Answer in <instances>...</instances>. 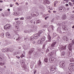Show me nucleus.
I'll list each match as a JSON object with an SVG mask.
<instances>
[{"label":"nucleus","instance_id":"nucleus-1","mask_svg":"<svg viewBox=\"0 0 74 74\" xmlns=\"http://www.w3.org/2000/svg\"><path fill=\"white\" fill-rule=\"evenodd\" d=\"M56 43V42H53L50 46H49V47H48L46 50L47 53L49 51V49L50 50H51L52 51H55V45Z\"/></svg>","mask_w":74,"mask_h":74},{"label":"nucleus","instance_id":"nucleus-2","mask_svg":"<svg viewBox=\"0 0 74 74\" xmlns=\"http://www.w3.org/2000/svg\"><path fill=\"white\" fill-rule=\"evenodd\" d=\"M66 47H67L66 45L64 46H63L62 45H61L59 47H58V49L60 51H61L62 50H65V49H66Z\"/></svg>","mask_w":74,"mask_h":74},{"label":"nucleus","instance_id":"nucleus-3","mask_svg":"<svg viewBox=\"0 0 74 74\" xmlns=\"http://www.w3.org/2000/svg\"><path fill=\"white\" fill-rule=\"evenodd\" d=\"M45 40V37L43 38H42L41 39H40V40L38 41V42L40 44H43V43L44 42Z\"/></svg>","mask_w":74,"mask_h":74},{"label":"nucleus","instance_id":"nucleus-4","mask_svg":"<svg viewBox=\"0 0 74 74\" xmlns=\"http://www.w3.org/2000/svg\"><path fill=\"white\" fill-rule=\"evenodd\" d=\"M56 69V67L55 66H51L50 68V73H52L53 71H55Z\"/></svg>","mask_w":74,"mask_h":74},{"label":"nucleus","instance_id":"nucleus-5","mask_svg":"<svg viewBox=\"0 0 74 74\" xmlns=\"http://www.w3.org/2000/svg\"><path fill=\"white\" fill-rule=\"evenodd\" d=\"M5 30H8L11 28V25L8 24H6L4 27Z\"/></svg>","mask_w":74,"mask_h":74},{"label":"nucleus","instance_id":"nucleus-6","mask_svg":"<svg viewBox=\"0 0 74 74\" xmlns=\"http://www.w3.org/2000/svg\"><path fill=\"white\" fill-rule=\"evenodd\" d=\"M31 15L32 16L36 17L38 15V13L36 12H32L31 13Z\"/></svg>","mask_w":74,"mask_h":74},{"label":"nucleus","instance_id":"nucleus-7","mask_svg":"<svg viewBox=\"0 0 74 74\" xmlns=\"http://www.w3.org/2000/svg\"><path fill=\"white\" fill-rule=\"evenodd\" d=\"M64 63L65 62L64 61H62L60 62V67H64V66H65Z\"/></svg>","mask_w":74,"mask_h":74},{"label":"nucleus","instance_id":"nucleus-8","mask_svg":"<svg viewBox=\"0 0 74 74\" xmlns=\"http://www.w3.org/2000/svg\"><path fill=\"white\" fill-rule=\"evenodd\" d=\"M49 61L51 63H54L55 62V59L53 57H51L49 58Z\"/></svg>","mask_w":74,"mask_h":74},{"label":"nucleus","instance_id":"nucleus-9","mask_svg":"<svg viewBox=\"0 0 74 74\" xmlns=\"http://www.w3.org/2000/svg\"><path fill=\"white\" fill-rule=\"evenodd\" d=\"M40 37V36L39 34H36L34 35V39L37 40V39H38Z\"/></svg>","mask_w":74,"mask_h":74},{"label":"nucleus","instance_id":"nucleus-10","mask_svg":"<svg viewBox=\"0 0 74 74\" xmlns=\"http://www.w3.org/2000/svg\"><path fill=\"white\" fill-rule=\"evenodd\" d=\"M73 45L71 44V43L68 46L69 49L70 51H71L73 49Z\"/></svg>","mask_w":74,"mask_h":74},{"label":"nucleus","instance_id":"nucleus-11","mask_svg":"<svg viewBox=\"0 0 74 74\" xmlns=\"http://www.w3.org/2000/svg\"><path fill=\"white\" fill-rule=\"evenodd\" d=\"M34 50H35V49H34V48H33L31 49V50L29 51V53L30 55V54H32L34 51Z\"/></svg>","mask_w":74,"mask_h":74},{"label":"nucleus","instance_id":"nucleus-12","mask_svg":"<svg viewBox=\"0 0 74 74\" xmlns=\"http://www.w3.org/2000/svg\"><path fill=\"white\" fill-rule=\"evenodd\" d=\"M62 39L64 41H67L69 40L68 38L66 36L63 37Z\"/></svg>","mask_w":74,"mask_h":74},{"label":"nucleus","instance_id":"nucleus-13","mask_svg":"<svg viewBox=\"0 0 74 74\" xmlns=\"http://www.w3.org/2000/svg\"><path fill=\"white\" fill-rule=\"evenodd\" d=\"M47 38L48 40L47 41V42H51V37L50 35H49L47 36Z\"/></svg>","mask_w":74,"mask_h":74},{"label":"nucleus","instance_id":"nucleus-14","mask_svg":"<svg viewBox=\"0 0 74 74\" xmlns=\"http://www.w3.org/2000/svg\"><path fill=\"white\" fill-rule=\"evenodd\" d=\"M62 29L63 30H66V31L68 30V29L67 27L65 26L64 25L62 27Z\"/></svg>","mask_w":74,"mask_h":74},{"label":"nucleus","instance_id":"nucleus-15","mask_svg":"<svg viewBox=\"0 0 74 74\" xmlns=\"http://www.w3.org/2000/svg\"><path fill=\"white\" fill-rule=\"evenodd\" d=\"M6 36L7 38H9L11 36V35L8 32H7L6 33Z\"/></svg>","mask_w":74,"mask_h":74},{"label":"nucleus","instance_id":"nucleus-16","mask_svg":"<svg viewBox=\"0 0 74 74\" xmlns=\"http://www.w3.org/2000/svg\"><path fill=\"white\" fill-rule=\"evenodd\" d=\"M66 9L64 7H62V9H61V10H60L61 12H64L66 11Z\"/></svg>","mask_w":74,"mask_h":74},{"label":"nucleus","instance_id":"nucleus-17","mask_svg":"<svg viewBox=\"0 0 74 74\" xmlns=\"http://www.w3.org/2000/svg\"><path fill=\"white\" fill-rule=\"evenodd\" d=\"M61 29L60 27H58L57 29V32H59L60 34H62V31H61Z\"/></svg>","mask_w":74,"mask_h":74},{"label":"nucleus","instance_id":"nucleus-18","mask_svg":"<svg viewBox=\"0 0 74 74\" xmlns=\"http://www.w3.org/2000/svg\"><path fill=\"white\" fill-rule=\"evenodd\" d=\"M4 57L3 56H0V60H4Z\"/></svg>","mask_w":74,"mask_h":74},{"label":"nucleus","instance_id":"nucleus-19","mask_svg":"<svg viewBox=\"0 0 74 74\" xmlns=\"http://www.w3.org/2000/svg\"><path fill=\"white\" fill-rule=\"evenodd\" d=\"M62 20H64V19H66V14H64L62 16Z\"/></svg>","mask_w":74,"mask_h":74},{"label":"nucleus","instance_id":"nucleus-20","mask_svg":"<svg viewBox=\"0 0 74 74\" xmlns=\"http://www.w3.org/2000/svg\"><path fill=\"white\" fill-rule=\"evenodd\" d=\"M34 56L35 57H37V56L38 55V53L36 52H34Z\"/></svg>","mask_w":74,"mask_h":74},{"label":"nucleus","instance_id":"nucleus-21","mask_svg":"<svg viewBox=\"0 0 74 74\" xmlns=\"http://www.w3.org/2000/svg\"><path fill=\"white\" fill-rule=\"evenodd\" d=\"M49 32H53V30H52V29H51L50 27H48L47 28Z\"/></svg>","mask_w":74,"mask_h":74},{"label":"nucleus","instance_id":"nucleus-22","mask_svg":"<svg viewBox=\"0 0 74 74\" xmlns=\"http://www.w3.org/2000/svg\"><path fill=\"white\" fill-rule=\"evenodd\" d=\"M42 32H43V31H42L40 30L39 31L38 33L37 34H38L39 35V36H40V34H42Z\"/></svg>","mask_w":74,"mask_h":74},{"label":"nucleus","instance_id":"nucleus-23","mask_svg":"<svg viewBox=\"0 0 74 74\" xmlns=\"http://www.w3.org/2000/svg\"><path fill=\"white\" fill-rule=\"evenodd\" d=\"M38 66H41V60H39V62L38 63Z\"/></svg>","mask_w":74,"mask_h":74},{"label":"nucleus","instance_id":"nucleus-24","mask_svg":"<svg viewBox=\"0 0 74 74\" xmlns=\"http://www.w3.org/2000/svg\"><path fill=\"white\" fill-rule=\"evenodd\" d=\"M6 50H7V49H6V48H4V49H3L2 50V51L3 52H6Z\"/></svg>","mask_w":74,"mask_h":74},{"label":"nucleus","instance_id":"nucleus-25","mask_svg":"<svg viewBox=\"0 0 74 74\" xmlns=\"http://www.w3.org/2000/svg\"><path fill=\"white\" fill-rule=\"evenodd\" d=\"M46 45V44L44 43V45L43 46V47L42 49H45V46Z\"/></svg>","mask_w":74,"mask_h":74},{"label":"nucleus","instance_id":"nucleus-26","mask_svg":"<svg viewBox=\"0 0 74 74\" xmlns=\"http://www.w3.org/2000/svg\"><path fill=\"white\" fill-rule=\"evenodd\" d=\"M54 54V53L53 52H51V53H49V55L50 56H53V55Z\"/></svg>","mask_w":74,"mask_h":74},{"label":"nucleus","instance_id":"nucleus-27","mask_svg":"<svg viewBox=\"0 0 74 74\" xmlns=\"http://www.w3.org/2000/svg\"><path fill=\"white\" fill-rule=\"evenodd\" d=\"M44 61L46 63H47V62H48V58H45L44 60Z\"/></svg>","mask_w":74,"mask_h":74},{"label":"nucleus","instance_id":"nucleus-28","mask_svg":"<svg viewBox=\"0 0 74 74\" xmlns=\"http://www.w3.org/2000/svg\"><path fill=\"white\" fill-rule=\"evenodd\" d=\"M58 3V1H55L54 2V6L55 7V6H56V4H57Z\"/></svg>","mask_w":74,"mask_h":74},{"label":"nucleus","instance_id":"nucleus-29","mask_svg":"<svg viewBox=\"0 0 74 74\" xmlns=\"http://www.w3.org/2000/svg\"><path fill=\"white\" fill-rule=\"evenodd\" d=\"M13 15H14V14H15V15H16H16H18L19 14H18V13H17V12H16V13H13Z\"/></svg>","mask_w":74,"mask_h":74},{"label":"nucleus","instance_id":"nucleus-30","mask_svg":"<svg viewBox=\"0 0 74 74\" xmlns=\"http://www.w3.org/2000/svg\"><path fill=\"white\" fill-rule=\"evenodd\" d=\"M4 65V63H3L1 62H0V66H3Z\"/></svg>","mask_w":74,"mask_h":74},{"label":"nucleus","instance_id":"nucleus-31","mask_svg":"<svg viewBox=\"0 0 74 74\" xmlns=\"http://www.w3.org/2000/svg\"><path fill=\"white\" fill-rule=\"evenodd\" d=\"M69 65L70 66H71V67L74 66V63H71L69 64Z\"/></svg>","mask_w":74,"mask_h":74},{"label":"nucleus","instance_id":"nucleus-32","mask_svg":"<svg viewBox=\"0 0 74 74\" xmlns=\"http://www.w3.org/2000/svg\"><path fill=\"white\" fill-rule=\"evenodd\" d=\"M43 28H47L48 27V25H45L43 26Z\"/></svg>","mask_w":74,"mask_h":74},{"label":"nucleus","instance_id":"nucleus-33","mask_svg":"<svg viewBox=\"0 0 74 74\" xmlns=\"http://www.w3.org/2000/svg\"><path fill=\"white\" fill-rule=\"evenodd\" d=\"M36 23H40L41 21H40L39 20H38L36 21Z\"/></svg>","mask_w":74,"mask_h":74},{"label":"nucleus","instance_id":"nucleus-34","mask_svg":"<svg viewBox=\"0 0 74 74\" xmlns=\"http://www.w3.org/2000/svg\"><path fill=\"white\" fill-rule=\"evenodd\" d=\"M31 16H28L27 17V19H32V17H31Z\"/></svg>","mask_w":74,"mask_h":74},{"label":"nucleus","instance_id":"nucleus-35","mask_svg":"<svg viewBox=\"0 0 74 74\" xmlns=\"http://www.w3.org/2000/svg\"><path fill=\"white\" fill-rule=\"evenodd\" d=\"M6 52H10V49H9V48H6Z\"/></svg>","mask_w":74,"mask_h":74},{"label":"nucleus","instance_id":"nucleus-36","mask_svg":"<svg viewBox=\"0 0 74 74\" xmlns=\"http://www.w3.org/2000/svg\"><path fill=\"white\" fill-rule=\"evenodd\" d=\"M50 26L51 27V29H52L53 31V29H54V28L55 27L54 26H53L52 25H51Z\"/></svg>","mask_w":74,"mask_h":74},{"label":"nucleus","instance_id":"nucleus-37","mask_svg":"<svg viewBox=\"0 0 74 74\" xmlns=\"http://www.w3.org/2000/svg\"><path fill=\"white\" fill-rule=\"evenodd\" d=\"M3 67V70H5V69H7V67H6V66H5V65Z\"/></svg>","mask_w":74,"mask_h":74},{"label":"nucleus","instance_id":"nucleus-38","mask_svg":"<svg viewBox=\"0 0 74 74\" xmlns=\"http://www.w3.org/2000/svg\"><path fill=\"white\" fill-rule=\"evenodd\" d=\"M17 24H20V23H21V21H17Z\"/></svg>","mask_w":74,"mask_h":74},{"label":"nucleus","instance_id":"nucleus-39","mask_svg":"<svg viewBox=\"0 0 74 74\" xmlns=\"http://www.w3.org/2000/svg\"><path fill=\"white\" fill-rule=\"evenodd\" d=\"M72 19H74V15H73L71 16Z\"/></svg>","mask_w":74,"mask_h":74},{"label":"nucleus","instance_id":"nucleus-40","mask_svg":"<svg viewBox=\"0 0 74 74\" xmlns=\"http://www.w3.org/2000/svg\"><path fill=\"white\" fill-rule=\"evenodd\" d=\"M74 39H73L72 40L71 44H72V45H74Z\"/></svg>","mask_w":74,"mask_h":74},{"label":"nucleus","instance_id":"nucleus-41","mask_svg":"<svg viewBox=\"0 0 74 74\" xmlns=\"http://www.w3.org/2000/svg\"><path fill=\"white\" fill-rule=\"evenodd\" d=\"M47 4H50V2L48 0H46Z\"/></svg>","mask_w":74,"mask_h":74},{"label":"nucleus","instance_id":"nucleus-42","mask_svg":"<svg viewBox=\"0 0 74 74\" xmlns=\"http://www.w3.org/2000/svg\"><path fill=\"white\" fill-rule=\"evenodd\" d=\"M9 38V39H12V38H13V37L10 36Z\"/></svg>","mask_w":74,"mask_h":74},{"label":"nucleus","instance_id":"nucleus-43","mask_svg":"<svg viewBox=\"0 0 74 74\" xmlns=\"http://www.w3.org/2000/svg\"><path fill=\"white\" fill-rule=\"evenodd\" d=\"M62 7H60V8H59V9L60 11H61L62 9Z\"/></svg>","mask_w":74,"mask_h":74},{"label":"nucleus","instance_id":"nucleus-44","mask_svg":"<svg viewBox=\"0 0 74 74\" xmlns=\"http://www.w3.org/2000/svg\"><path fill=\"white\" fill-rule=\"evenodd\" d=\"M24 33H28V31L27 30H25L24 31Z\"/></svg>","mask_w":74,"mask_h":74},{"label":"nucleus","instance_id":"nucleus-45","mask_svg":"<svg viewBox=\"0 0 74 74\" xmlns=\"http://www.w3.org/2000/svg\"><path fill=\"white\" fill-rule=\"evenodd\" d=\"M30 40L32 41H33L34 40V38L33 37H32L30 38Z\"/></svg>","mask_w":74,"mask_h":74},{"label":"nucleus","instance_id":"nucleus-46","mask_svg":"<svg viewBox=\"0 0 74 74\" xmlns=\"http://www.w3.org/2000/svg\"><path fill=\"white\" fill-rule=\"evenodd\" d=\"M29 33H31V32H32V30L30 29L28 31Z\"/></svg>","mask_w":74,"mask_h":74},{"label":"nucleus","instance_id":"nucleus-47","mask_svg":"<svg viewBox=\"0 0 74 74\" xmlns=\"http://www.w3.org/2000/svg\"><path fill=\"white\" fill-rule=\"evenodd\" d=\"M4 35L3 34L2 35H1V37H4Z\"/></svg>","mask_w":74,"mask_h":74},{"label":"nucleus","instance_id":"nucleus-48","mask_svg":"<svg viewBox=\"0 0 74 74\" xmlns=\"http://www.w3.org/2000/svg\"><path fill=\"white\" fill-rule=\"evenodd\" d=\"M22 63L23 64V66H24L25 65V62H24L23 61H22Z\"/></svg>","mask_w":74,"mask_h":74},{"label":"nucleus","instance_id":"nucleus-49","mask_svg":"<svg viewBox=\"0 0 74 74\" xmlns=\"http://www.w3.org/2000/svg\"><path fill=\"white\" fill-rule=\"evenodd\" d=\"M62 55H63V56H64V55H65V53L64 52H63L62 53Z\"/></svg>","mask_w":74,"mask_h":74},{"label":"nucleus","instance_id":"nucleus-50","mask_svg":"<svg viewBox=\"0 0 74 74\" xmlns=\"http://www.w3.org/2000/svg\"><path fill=\"white\" fill-rule=\"evenodd\" d=\"M16 58H17V59H19L20 58V57H19V56H16Z\"/></svg>","mask_w":74,"mask_h":74},{"label":"nucleus","instance_id":"nucleus-51","mask_svg":"<svg viewBox=\"0 0 74 74\" xmlns=\"http://www.w3.org/2000/svg\"><path fill=\"white\" fill-rule=\"evenodd\" d=\"M44 3H45V4H47V1H45V2H44Z\"/></svg>","mask_w":74,"mask_h":74},{"label":"nucleus","instance_id":"nucleus-52","mask_svg":"<svg viewBox=\"0 0 74 74\" xmlns=\"http://www.w3.org/2000/svg\"><path fill=\"white\" fill-rule=\"evenodd\" d=\"M24 19V18L23 17H21L20 18L21 20H23Z\"/></svg>","mask_w":74,"mask_h":74},{"label":"nucleus","instance_id":"nucleus-53","mask_svg":"<svg viewBox=\"0 0 74 74\" xmlns=\"http://www.w3.org/2000/svg\"><path fill=\"white\" fill-rule=\"evenodd\" d=\"M67 53H68V55H70V53L69 51H68L67 52Z\"/></svg>","mask_w":74,"mask_h":74},{"label":"nucleus","instance_id":"nucleus-54","mask_svg":"<svg viewBox=\"0 0 74 74\" xmlns=\"http://www.w3.org/2000/svg\"><path fill=\"white\" fill-rule=\"evenodd\" d=\"M69 5H71V4H72V3L71 2H69Z\"/></svg>","mask_w":74,"mask_h":74},{"label":"nucleus","instance_id":"nucleus-55","mask_svg":"<svg viewBox=\"0 0 74 74\" xmlns=\"http://www.w3.org/2000/svg\"><path fill=\"white\" fill-rule=\"evenodd\" d=\"M13 50H12V49L11 50V49H10V52H13Z\"/></svg>","mask_w":74,"mask_h":74},{"label":"nucleus","instance_id":"nucleus-56","mask_svg":"<svg viewBox=\"0 0 74 74\" xmlns=\"http://www.w3.org/2000/svg\"><path fill=\"white\" fill-rule=\"evenodd\" d=\"M18 19H19V18H15L14 20H15V21H16V20H18Z\"/></svg>","mask_w":74,"mask_h":74},{"label":"nucleus","instance_id":"nucleus-57","mask_svg":"<svg viewBox=\"0 0 74 74\" xmlns=\"http://www.w3.org/2000/svg\"><path fill=\"white\" fill-rule=\"evenodd\" d=\"M55 37H56V38H57V37H58V35H56L55 36Z\"/></svg>","mask_w":74,"mask_h":74},{"label":"nucleus","instance_id":"nucleus-58","mask_svg":"<svg viewBox=\"0 0 74 74\" xmlns=\"http://www.w3.org/2000/svg\"><path fill=\"white\" fill-rule=\"evenodd\" d=\"M1 15L3 16H4V15L3 14V13H1Z\"/></svg>","mask_w":74,"mask_h":74},{"label":"nucleus","instance_id":"nucleus-59","mask_svg":"<svg viewBox=\"0 0 74 74\" xmlns=\"http://www.w3.org/2000/svg\"><path fill=\"white\" fill-rule=\"evenodd\" d=\"M69 6V4H66V7H67V6Z\"/></svg>","mask_w":74,"mask_h":74},{"label":"nucleus","instance_id":"nucleus-60","mask_svg":"<svg viewBox=\"0 0 74 74\" xmlns=\"http://www.w3.org/2000/svg\"><path fill=\"white\" fill-rule=\"evenodd\" d=\"M10 6L11 7H12V4H10Z\"/></svg>","mask_w":74,"mask_h":74},{"label":"nucleus","instance_id":"nucleus-61","mask_svg":"<svg viewBox=\"0 0 74 74\" xmlns=\"http://www.w3.org/2000/svg\"><path fill=\"white\" fill-rule=\"evenodd\" d=\"M33 44H35L36 42L35 41H34L32 42Z\"/></svg>","mask_w":74,"mask_h":74},{"label":"nucleus","instance_id":"nucleus-62","mask_svg":"<svg viewBox=\"0 0 74 74\" xmlns=\"http://www.w3.org/2000/svg\"><path fill=\"white\" fill-rule=\"evenodd\" d=\"M58 18H59V16H57L56 17V19H58Z\"/></svg>","mask_w":74,"mask_h":74},{"label":"nucleus","instance_id":"nucleus-63","mask_svg":"<svg viewBox=\"0 0 74 74\" xmlns=\"http://www.w3.org/2000/svg\"><path fill=\"white\" fill-rule=\"evenodd\" d=\"M0 2L1 3H3V1H1V0H0Z\"/></svg>","mask_w":74,"mask_h":74},{"label":"nucleus","instance_id":"nucleus-64","mask_svg":"<svg viewBox=\"0 0 74 74\" xmlns=\"http://www.w3.org/2000/svg\"><path fill=\"white\" fill-rule=\"evenodd\" d=\"M51 22H53V19H52L51 21Z\"/></svg>","mask_w":74,"mask_h":74}]
</instances>
